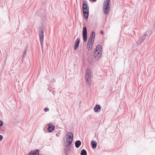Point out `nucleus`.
Returning <instances> with one entry per match:
<instances>
[{
    "label": "nucleus",
    "instance_id": "obj_28",
    "mask_svg": "<svg viewBox=\"0 0 155 155\" xmlns=\"http://www.w3.org/2000/svg\"><path fill=\"white\" fill-rule=\"evenodd\" d=\"M24 58V56H23V57L22 58V61L23 60Z\"/></svg>",
    "mask_w": 155,
    "mask_h": 155
},
{
    "label": "nucleus",
    "instance_id": "obj_24",
    "mask_svg": "<svg viewBox=\"0 0 155 155\" xmlns=\"http://www.w3.org/2000/svg\"><path fill=\"white\" fill-rule=\"evenodd\" d=\"M48 110L49 109L48 108H46L44 109V111H45V112L48 111Z\"/></svg>",
    "mask_w": 155,
    "mask_h": 155
},
{
    "label": "nucleus",
    "instance_id": "obj_8",
    "mask_svg": "<svg viewBox=\"0 0 155 155\" xmlns=\"http://www.w3.org/2000/svg\"><path fill=\"white\" fill-rule=\"evenodd\" d=\"M83 12L89 11V7L86 1H84L82 5Z\"/></svg>",
    "mask_w": 155,
    "mask_h": 155
},
{
    "label": "nucleus",
    "instance_id": "obj_12",
    "mask_svg": "<svg viewBox=\"0 0 155 155\" xmlns=\"http://www.w3.org/2000/svg\"><path fill=\"white\" fill-rule=\"evenodd\" d=\"M80 42V39L78 38L74 42V49L75 50L77 49L79 45Z\"/></svg>",
    "mask_w": 155,
    "mask_h": 155
},
{
    "label": "nucleus",
    "instance_id": "obj_27",
    "mask_svg": "<svg viewBox=\"0 0 155 155\" xmlns=\"http://www.w3.org/2000/svg\"><path fill=\"white\" fill-rule=\"evenodd\" d=\"M153 28H155V22L154 25H153Z\"/></svg>",
    "mask_w": 155,
    "mask_h": 155
},
{
    "label": "nucleus",
    "instance_id": "obj_2",
    "mask_svg": "<svg viewBox=\"0 0 155 155\" xmlns=\"http://www.w3.org/2000/svg\"><path fill=\"white\" fill-rule=\"evenodd\" d=\"M44 30L43 28L42 27H41L39 28V38L40 41V44L41 45V46L42 50H43V41L44 39Z\"/></svg>",
    "mask_w": 155,
    "mask_h": 155
},
{
    "label": "nucleus",
    "instance_id": "obj_14",
    "mask_svg": "<svg viewBox=\"0 0 155 155\" xmlns=\"http://www.w3.org/2000/svg\"><path fill=\"white\" fill-rule=\"evenodd\" d=\"M39 150H35L31 151L29 153L28 155H39Z\"/></svg>",
    "mask_w": 155,
    "mask_h": 155
},
{
    "label": "nucleus",
    "instance_id": "obj_20",
    "mask_svg": "<svg viewBox=\"0 0 155 155\" xmlns=\"http://www.w3.org/2000/svg\"><path fill=\"white\" fill-rule=\"evenodd\" d=\"M81 155H87L86 150L84 149L82 150L81 151Z\"/></svg>",
    "mask_w": 155,
    "mask_h": 155
},
{
    "label": "nucleus",
    "instance_id": "obj_25",
    "mask_svg": "<svg viewBox=\"0 0 155 155\" xmlns=\"http://www.w3.org/2000/svg\"><path fill=\"white\" fill-rule=\"evenodd\" d=\"M3 138V136L2 135H0V141L2 140Z\"/></svg>",
    "mask_w": 155,
    "mask_h": 155
},
{
    "label": "nucleus",
    "instance_id": "obj_13",
    "mask_svg": "<svg viewBox=\"0 0 155 155\" xmlns=\"http://www.w3.org/2000/svg\"><path fill=\"white\" fill-rule=\"evenodd\" d=\"M101 107L98 104H96L94 108V111L95 112H99L100 111Z\"/></svg>",
    "mask_w": 155,
    "mask_h": 155
},
{
    "label": "nucleus",
    "instance_id": "obj_10",
    "mask_svg": "<svg viewBox=\"0 0 155 155\" xmlns=\"http://www.w3.org/2000/svg\"><path fill=\"white\" fill-rule=\"evenodd\" d=\"M95 33L94 31H92L91 34V36L90 38L89 39V41L91 42H94L95 40Z\"/></svg>",
    "mask_w": 155,
    "mask_h": 155
},
{
    "label": "nucleus",
    "instance_id": "obj_11",
    "mask_svg": "<svg viewBox=\"0 0 155 155\" xmlns=\"http://www.w3.org/2000/svg\"><path fill=\"white\" fill-rule=\"evenodd\" d=\"M65 139V143L66 144V145H65V146L67 147H68L71 144L72 142L73 139H71L70 140H69V139Z\"/></svg>",
    "mask_w": 155,
    "mask_h": 155
},
{
    "label": "nucleus",
    "instance_id": "obj_6",
    "mask_svg": "<svg viewBox=\"0 0 155 155\" xmlns=\"http://www.w3.org/2000/svg\"><path fill=\"white\" fill-rule=\"evenodd\" d=\"M73 134L71 132H67L64 135L65 139H69V140L73 139Z\"/></svg>",
    "mask_w": 155,
    "mask_h": 155
},
{
    "label": "nucleus",
    "instance_id": "obj_23",
    "mask_svg": "<svg viewBox=\"0 0 155 155\" xmlns=\"http://www.w3.org/2000/svg\"><path fill=\"white\" fill-rule=\"evenodd\" d=\"M3 122L2 121L0 120V127L2 126L3 125Z\"/></svg>",
    "mask_w": 155,
    "mask_h": 155
},
{
    "label": "nucleus",
    "instance_id": "obj_19",
    "mask_svg": "<svg viewBox=\"0 0 155 155\" xmlns=\"http://www.w3.org/2000/svg\"><path fill=\"white\" fill-rule=\"evenodd\" d=\"M91 144L92 145V147L93 148H95L97 146V143L94 141H92L91 142Z\"/></svg>",
    "mask_w": 155,
    "mask_h": 155
},
{
    "label": "nucleus",
    "instance_id": "obj_17",
    "mask_svg": "<svg viewBox=\"0 0 155 155\" xmlns=\"http://www.w3.org/2000/svg\"><path fill=\"white\" fill-rule=\"evenodd\" d=\"M81 142L79 140L76 141L75 143V145L76 148H79L80 146L81 145Z\"/></svg>",
    "mask_w": 155,
    "mask_h": 155
},
{
    "label": "nucleus",
    "instance_id": "obj_26",
    "mask_svg": "<svg viewBox=\"0 0 155 155\" xmlns=\"http://www.w3.org/2000/svg\"><path fill=\"white\" fill-rule=\"evenodd\" d=\"M100 33L101 34V35H103L104 34V31H101Z\"/></svg>",
    "mask_w": 155,
    "mask_h": 155
},
{
    "label": "nucleus",
    "instance_id": "obj_16",
    "mask_svg": "<svg viewBox=\"0 0 155 155\" xmlns=\"http://www.w3.org/2000/svg\"><path fill=\"white\" fill-rule=\"evenodd\" d=\"M102 46L101 45H98L96 47L95 49V51H99L100 52H102Z\"/></svg>",
    "mask_w": 155,
    "mask_h": 155
},
{
    "label": "nucleus",
    "instance_id": "obj_7",
    "mask_svg": "<svg viewBox=\"0 0 155 155\" xmlns=\"http://www.w3.org/2000/svg\"><path fill=\"white\" fill-rule=\"evenodd\" d=\"M146 35L147 33L145 32L144 33L143 35L139 37V40L137 42V45H140L143 41L145 40V38H146Z\"/></svg>",
    "mask_w": 155,
    "mask_h": 155
},
{
    "label": "nucleus",
    "instance_id": "obj_4",
    "mask_svg": "<svg viewBox=\"0 0 155 155\" xmlns=\"http://www.w3.org/2000/svg\"><path fill=\"white\" fill-rule=\"evenodd\" d=\"M82 35L84 41L86 42L87 39V29L86 27H84L83 28Z\"/></svg>",
    "mask_w": 155,
    "mask_h": 155
},
{
    "label": "nucleus",
    "instance_id": "obj_5",
    "mask_svg": "<svg viewBox=\"0 0 155 155\" xmlns=\"http://www.w3.org/2000/svg\"><path fill=\"white\" fill-rule=\"evenodd\" d=\"M102 52L99 51H94V55L95 59L96 60H98L101 56Z\"/></svg>",
    "mask_w": 155,
    "mask_h": 155
},
{
    "label": "nucleus",
    "instance_id": "obj_9",
    "mask_svg": "<svg viewBox=\"0 0 155 155\" xmlns=\"http://www.w3.org/2000/svg\"><path fill=\"white\" fill-rule=\"evenodd\" d=\"M48 127V130L49 132H51L53 131L55 129V126L52 124L50 123L47 124Z\"/></svg>",
    "mask_w": 155,
    "mask_h": 155
},
{
    "label": "nucleus",
    "instance_id": "obj_18",
    "mask_svg": "<svg viewBox=\"0 0 155 155\" xmlns=\"http://www.w3.org/2000/svg\"><path fill=\"white\" fill-rule=\"evenodd\" d=\"M83 15L84 18L85 19H87L88 18L89 16V11L83 12Z\"/></svg>",
    "mask_w": 155,
    "mask_h": 155
},
{
    "label": "nucleus",
    "instance_id": "obj_15",
    "mask_svg": "<svg viewBox=\"0 0 155 155\" xmlns=\"http://www.w3.org/2000/svg\"><path fill=\"white\" fill-rule=\"evenodd\" d=\"M93 43L94 42H91L90 41L88 40L87 45V48L89 50H91V49L92 48Z\"/></svg>",
    "mask_w": 155,
    "mask_h": 155
},
{
    "label": "nucleus",
    "instance_id": "obj_21",
    "mask_svg": "<svg viewBox=\"0 0 155 155\" xmlns=\"http://www.w3.org/2000/svg\"><path fill=\"white\" fill-rule=\"evenodd\" d=\"M28 46H27L25 48V51L24 53V56H25V55H26V51H27L28 48Z\"/></svg>",
    "mask_w": 155,
    "mask_h": 155
},
{
    "label": "nucleus",
    "instance_id": "obj_22",
    "mask_svg": "<svg viewBox=\"0 0 155 155\" xmlns=\"http://www.w3.org/2000/svg\"><path fill=\"white\" fill-rule=\"evenodd\" d=\"M70 150V149L69 148H66V150H65L64 152V154L65 155H68V153L67 152L68 151H69Z\"/></svg>",
    "mask_w": 155,
    "mask_h": 155
},
{
    "label": "nucleus",
    "instance_id": "obj_3",
    "mask_svg": "<svg viewBox=\"0 0 155 155\" xmlns=\"http://www.w3.org/2000/svg\"><path fill=\"white\" fill-rule=\"evenodd\" d=\"M91 73L90 70L87 68L86 70L85 76V80L87 84H91Z\"/></svg>",
    "mask_w": 155,
    "mask_h": 155
},
{
    "label": "nucleus",
    "instance_id": "obj_1",
    "mask_svg": "<svg viewBox=\"0 0 155 155\" xmlns=\"http://www.w3.org/2000/svg\"><path fill=\"white\" fill-rule=\"evenodd\" d=\"M110 3V0H105L103 6V12L105 15L108 14L110 12V7L109 5Z\"/></svg>",
    "mask_w": 155,
    "mask_h": 155
}]
</instances>
